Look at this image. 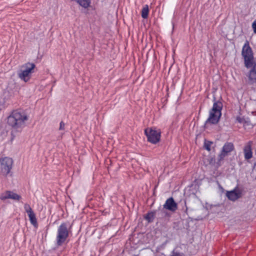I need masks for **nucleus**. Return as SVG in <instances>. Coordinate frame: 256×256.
<instances>
[{"instance_id":"1","label":"nucleus","mask_w":256,"mask_h":256,"mask_svg":"<svg viewBox=\"0 0 256 256\" xmlns=\"http://www.w3.org/2000/svg\"><path fill=\"white\" fill-rule=\"evenodd\" d=\"M242 56L244 60V66L246 68L252 66L249 72L248 82L250 84L256 82V60H254L253 52L248 40L242 47Z\"/></svg>"},{"instance_id":"2","label":"nucleus","mask_w":256,"mask_h":256,"mask_svg":"<svg viewBox=\"0 0 256 256\" xmlns=\"http://www.w3.org/2000/svg\"><path fill=\"white\" fill-rule=\"evenodd\" d=\"M28 120L26 114L18 110H14L7 118L8 125L12 129L20 132L25 126V122Z\"/></svg>"},{"instance_id":"3","label":"nucleus","mask_w":256,"mask_h":256,"mask_svg":"<svg viewBox=\"0 0 256 256\" xmlns=\"http://www.w3.org/2000/svg\"><path fill=\"white\" fill-rule=\"evenodd\" d=\"M214 101L212 107L209 112V116L204 124V128H206L209 124H217L222 116V103L220 100H216L215 97L214 98Z\"/></svg>"},{"instance_id":"4","label":"nucleus","mask_w":256,"mask_h":256,"mask_svg":"<svg viewBox=\"0 0 256 256\" xmlns=\"http://www.w3.org/2000/svg\"><path fill=\"white\" fill-rule=\"evenodd\" d=\"M70 229L68 228V224L62 222L58 227L56 237V246H60L68 242V238L70 233Z\"/></svg>"},{"instance_id":"5","label":"nucleus","mask_w":256,"mask_h":256,"mask_svg":"<svg viewBox=\"0 0 256 256\" xmlns=\"http://www.w3.org/2000/svg\"><path fill=\"white\" fill-rule=\"evenodd\" d=\"M35 68L36 65L34 63L28 62L22 65L18 72V78L24 82H28L32 74L34 72Z\"/></svg>"},{"instance_id":"6","label":"nucleus","mask_w":256,"mask_h":256,"mask_svg":"<svg viewBox=\"0 0 256 256\" xmlns=\"http://www.w3.org/2000/svg\"><path fill=\"white\" fill-rule=\"evenodd\" d=\"M234 146L232 142H226L224 144L220 151V152L218 156L216 162L217 168L221 166L222 162L224 160V158L228 156L230 152L234 150Z\"/></svg>"},{"instance_id":"7","label":"nucleus","mask_w":256,"mask_h":256,"mask_svg":"<svg viewBox=\"0 0 256 256\" xmlns=\"http://www.w3.org/2000/svg\"><path fill=\"white\" fill-rule=\"evenodd\" d=\"M13 160L12 158L5 157L0 159V176H6L12 168Z\"/></svg>"},{"instance_id":"8","label":"nucleus","mask_w":256,"mask_h":256,"mask_svg":"<svg viewBox=\"0 0 256 256\" xmlns=\"http://www.w3.org/2000/svg\"><path fill=\"white\" fill-rule=\"evenodd\" d=\"M144 134L147 137L148 141L152 144H156L160 140V132L156 130V128H146Z\"/></svg>"},{"instance_id":"9","label":"nucleus","mask_w":256,"mask_h":256,"mask_svg":"<svg viewBox=\"0 0 256 256\" xmlns=\"http://www.w3.org/2000/svg\"><path fill=\"white\" fill-rule=\"evenodd\" d=\"M163 206L164 208L172 212H175L178 209V204L175 202L172 197L167 199Z\"/></svg>"},{"instance_id":"10","label":"nucleus","mask_w":256,"mask_h":256,"mask_svg":"<svg viewBox=\"0 0 256 256\" xmlns=\"http://www.w3.org/2000/svg\"><path fill=\"white\" fill-rule=\"evenodd\" d=\"M24 208L28 214L30 223L34 226L38 225L36 215L32 208L28 204H25Z\"/></svg>"},{"instance_id":"11","label":"nucleus","mask_w":256,"mask_h":256,"mask_svg":"<svg viewBox=\"0 0 256 256\" xmlns=\"http://www.w3.org/2000/svg\"><path fill=\"white\" fill-rule=\"evenodd\" d=\"M242 194V192L236 188L232 191L227 192L226 196L230 200L234 202L240 198Z\"/></svg>"},{"instance_id":"12","label":"nucleus","mask_w":256,"mask_h":256,"mask_svg":"<svg viewBox=\"0 0 256 256\" xmlns=\"http://www.w3.org/2000/svg\"><path fill=\"white\" fill-rule=\"evenodd\" d=\"M21 196L11 191H6L5 193L2 194L0 197L2 200H5L6 199L10 198L14 200H18Z\"/></svg>"},{"instance_id":"13","label":"nucleus","mask_w":256,"mask_h":256,"mask_svg":"<svg viewBox=\"0 0 256 256\" xmlns=\"http://www.w3.org/2000/svg\"><path fill=\"white\" fill-rule=\"evenodd\" d=\"M251 143V142H249L248 144L244 146V158L247 160L252 158V156Z\"/></svg>"},{"instance_id":"14","label":"nucleus","mask_w":256,"mask_h":256,"mask_svg":"<svg viewBox=\"0 0 256 256\" xmlns=\"http://www.w3.org/2000/svg\"><path fill=\"white\" fill-rule=\"evenodd\" d=\"M82 7L86 8L90 6L91 0H74Z\"/></svg>"},{"instance_id":"15","label":"nucleus","mask_w":256,"mask_h":256,"mask_svg":"<svg viewBox=\"0 0 256 256\" xmlns=\"http://www.w3.org/2000/svg\"><path fill=\"white\" fill-rule=\"evenodd\" d=\"M149 13L148 6L146 4L144 6L142 10V17L143 18H147Z\"/></svg>"},{"instance_id":"16","label":"nucleus","mask_w":256,"mask_h":256,"mask_svg":"<svg viewBox=\"0 0 256 256\" xmlns=\"http://www.w3.org/2000/svg\"><path fill=\"white\" fill-rule=\"evenodd\" d=\"M154 214V212H149L146 214L144 218L148 222H153Z\"/></svg>"},{"instance_id":"17","label":"nucleus","mask_w":256,"mask_h":256,"mask_svg":"<svg viewBox=\"0 0 256 256\" xmlns=\"http://www.w3.org/2000/svg\"><path fill=\"white\" fill-rule=\"evenodd\" d=\"M212 144V142L205 140L204 142V148L208 151L210 152L211 150L210 146Z\"/></svg>"},{"instance_id":"18","label":"nucleus","mask_w":256,"mask_h":256,"mask_svg":"<svg viewBox=\"0 0 256 256\" xmlns=\"http://www.w3.org/2000/svg\"><path fill=\"white\" fill-rule=\"evenodd\" d=\"M236 121L240 124H245L246 122V118L244 117L237 116L236 118Z\"/></svg>"},{"instance_id":"19","label":"nucleus","mask_w":256,"mask_h":256,"mask_svg":"<svg viewBox=\"0 0 256 256\" xmlns=\"http://www.w3.org/2000/svg\"><path fill=\"white\" fill-rule=\"evenodd\" d=\"M170 256H185L184 254L180 252H176L174 250L170 254Z\"/></svg>"},{"instance_id":"20","label":"nucleus","mask_w":256,"mask_h":256,"mask_svg":"<svg viewBox=\"0 0 256 256\" xmlns=\"http://www.w3.org/2000/svg\"><path fill=\"white\" fill-rule=\"evenodd\" d=\"M208 162H209V164H210V165H214L215 164H216V159H215V158L214 156V157H211L209 160H208ZM216 166L217 167V166Z\"/></svg>"},{"instance_id":"21","label":"nucleus","mask_w":256,"mask_h":256,"mask_svg":"<svg viewBox=\"0 0 256 256\" xmlns=\"http://www.w3.org/2000/svg\"><path fill=\"white\" fill-rule=\"evenodd\" d=\"M64 126H65L64 123L62 121L60 122L59 130H64Z\"/></svg>"},{"instance_id":"22","label":"nucleus","mask_w":256,"mask_h":256,"mask_svg":"<svg viewBox=\"0 0 256 256\" xmlns=\"http://www.w3.org/2000/svg\"><path fill=\"white\" fill-rule=\"evenodd\" d=\"M252 28L254 30V33L256 34V20H255L252 24Z\"/></svg>"},{"instance_id":"23","label":"nucleus","mask_w":256,"mask_h":256,"mask_svg":"<svg viewBox=\"0 0 256 256\" xmlns=\"http://www.w3.org/2000/svg\"><path fill=\"white\" fill-rule=\"evenodd\" d=\"M250 121L248 120V118H246V122L245 124H244V126H250Z\"/></svg>"},{"instance_id":"24","label":"nucleus","mask_w":256,"mask_h":256,"mask_svg":"<svg viewBox=\"0 0 256 256\" xmlns=\"http://www.w3.org/2000/svg\"><path fill=\"white\" fill-rule=\"evenodd\" d=\"M184 206L186 207L185 212H187V210H188V208L186 206V200L184 201Z\"/></svg>"}]
</instances>
